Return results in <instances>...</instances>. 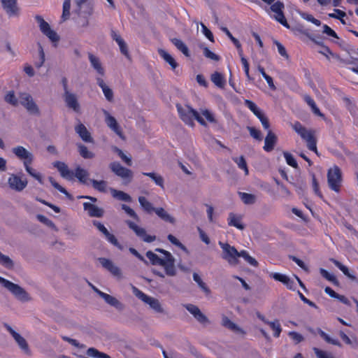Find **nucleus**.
Here are the masks:
<instances>
[{"label":"nucleus","instance_id":"1","mask_svg":"<svg viewBox=\"0 0 358 358\" xmlns=\"http://www.w3.org/2000/svg\"><path fill=\"white\" fill-rule=\"evenodd\" d=\"M162 254L161 257H159L152 251H148L146 252V257L150 261L153 265H160L165 271V273L169 276H175L176 275V268L175 266V258L171 252L161 248H157L155 250Z\"/></svg>","mask_w":358,"mask_h":358},{"label":"nucleus","instance_id":"2","mask_svg":"<svg viewBox=\"0 0 358 358\" xmlns=\"http://www.w3.org/2000/svg\"><path fill=\"white\" fill-rule=\"evenodd\" d=\"M11 151L16 158L22 162L25 171L43 185L44 182L42 175L31 166L34 159L33 153L22 145L13 147Z\"/></svg>","mask_w":358,"mask_h":358},{"label":"nucleus","instance_id":"3","mask_svg":"<svg viewBox=\"0 0 358 358\" xmlns=\"http://www.w3.org/2000/svg\"><path fill=\"white\" fill-rule=\"evenodd\" d=\"M176 108L180 118L182 122L188 126L194 127V119L196 120L198 122L203 125L206 126L205 120L199 115V113L193 109L189 105L176 104Z\"/></svg>","mask_w":358,"mask_h":358},{"label":"nucleus","instance_id":"4","mask_svg":"<svg viewBox=\"0 0 358 358\" xmlns=\"http://www.w3.org/2000/svg\"><path fill=\"white\" fill-rule=\"evenodd\" d=\"M0 284L8 289L18 301L28 302L31 300L29 294L17 284H15L1 276Z\"/></svg>","mask_w":358,"mask_h":358},{"label":"nucleus","instance_id":"5","mask_svg":"<svg viewBox=\"0 0 358 358\" xmlns=\"http://www.w3.org/2000/svg\"><path fill=\"white\" fill-rule=\"evenodd\" d=\"M292 129L306 141L308 148L317 153L316 140L312 131L307 130L300 122H295L292 125Z\"/></svg>","mask_w":358,"mask_h":358},{"label":"nucleus","instance_id":"6","mask_svg":"<svg viewBox=\"0 0 358 358\" xmlns=\"http://www.w3.org/2000/svg\"><path fill=\"white\" fill-rule=\"evenodd\" d=\"M131 289H132L133 294L138 299H140L145 303L149 305L150 308H152L156 313H164V309H163L159 301L157 299L145 294L141 290H140L139 289H138L136 287H135L134 285H131Z\"/></svg>","mask_w":358,"mask_h":358},{"label":"nucleus","instance_id":"7","mask_svg":"<svg viewBox=\"0 0 358 358\" xmlns=\"http://www.w3.org/2000/svg\"><path fill=\"white\" fill-rule=\"evenodd\" d=\"M327 181L329 187L338 192L342 182L341 171L337 166H334L328 170Z\"/></svg>","mask_w":358,"mask_h":358},{"label":"nucleus","instance_id":"8","mask_svg":"<svg viewBox=\"0 0 358 358\" xmlns=\"http://www.w3.org/2000/svg\"><path fill=\"white\" fill-rule=\"evenodd\" d=\"M79 199H87L92 202H85L83 203V208L87 212V214L91 217H102L104 214L103 208L98 207L94 203L97 201V199L90 196H80Z\"/></svg>","mask_w":358,"mask_h":358},{"label":"nucleus","instance_id":"9","mask_svg":"<svg viewBox=\"0 0 358 358\" xmlns=\"http://www.w3.org/2000/svg\"><path fill=\"white\" fill-rule=\"evenodd\" d=\"M219 245L222 249V258L231 265L238 264V250L228 243L219 242Z\"/></svg>","mask_w":358,"mask_h":358},{"label":"nucleus","instance_id":"10","mask_svg":"<svg viewBox=\"0 0 358 358\" xmlns=\"http://www.w3.org/2000/svg\"><path fill=\"white\" fill-rule=\"evenodd\" d=\"M19 102L30 114L36 115H38L40 114L38 106L29 94L26 92L20 93L19 94Z\"/></svg>","mask_w":358,"mask_h":358},{"label":"nucleus","instance_id":"11","mask_svg":"<svg viewBox=\"0 0 358 358\" xmlns=\"http://www.w3.org/2000/svg\"><path fill=\"white\" fill-rule=\"evenodd\" d=\"M35 19L38 23L41 32L45 35L51 42L57 43L59 41V36L51 29L50 24L40 15H36Z\"/></svg>","mask_w":358,"mask_h":358},{"label":"nucleus","instance_id":"12","mask_svg":"<svg viewBox=\"0 0 358 358\" xmlns=\"http://www.w3.org/2000/svg\"><path fill=\"white\" fill-rule=\"evenodd\" d=\"M64 100L66 106L76 113H80V106L77 95L68 90L66 83L64 85Z\"/></svg>","mask_w":358,"mask_h":358},{"label":"nucleus","instance_id":"13","mask_svg":"<svg viewBox=\"0 0 358 358\" xmlns=\"http://www.w3.org/2000/svg\"><path fill=\"white\" fill-rule=\"evenodd\" d=\"M8 184L12 190L20 192L27 186L28 181L20 174L11 173L8 178Z\"/></svg>","mask_w":358,"mask_h":358},{"label":"nucleus","instance_id":"14","mask_svg":"<svg viewBox=\"0 0 358 358\" xmlns=\"http://www.w3.org/2000/svg\"><path fill=\"white\" fill-rule=\"evenodd\" d=\"M126 223L128 227L136 234V235L142 239L144 242L152 243L156 240L155 236L148 235L144 228L141 227L134 222L130 220H127Z\"/></svg>","mask_w":358,"mask_h":358},{"label":"nucleus","instance_id":"15","mask_svg":"<svg viewBox=\"0 0 358 358\" xmlns=\"http://www.w3.org/2000/svg\"><path fill=\"white\" fill-rule=\"evenodd\" d=\"M98 260L101 265L105 269L109 271L115 278H117L118 280H120L123 278L121 269L110 259L104 257H100Z\"/></svg>","mask_w":358,"mask_h":358},{"label":"nucleus","instance_id":"16","mask_svg":"<svg viewBox=\"0 0 358 358\" xmlns=\"http://www.w3.org/2000/svg\"><path fill=\"white\" fill-rule=\"evenodd\" d=\"M183 306L199 323L202 324L209 323L208 317L201 311L198 306L192 303L184 304Z\"/></svg>","mask_w":358,"mask_h":358},{"label":"nucleus","instance_id":"17","mask_svg":"<svg viewBox=\"0 0 358 358\" xmlns=\"http://www.w3.org/2000/svg\"><path fill=\"white\" fill-rule=\"evenodd\" d=\"M111 171L117 176L122 178V179H129L131 180L133 173L130 169H128L124 166H122L119 162H112L109 165Z\"/></svg>","mask_w":358,"mask_h":358},{"label":"nucleus","instance_id":"18","mask_svg":"<svg viewBox=\"0 0 358 358\" xmlns=\"http://www.w3.org/2000/svg\"><path fill=\"white\" fill-rule=\"evenodd\" d=\"M92 224L105 236L106 239L109 243L117 247L118 248L122 249V246L118 243L115 236L110 234L102 223L97 220H93Z\"/></svg>","mask_w":358,"mask_h":358},{"label":"nucleus","instance_id":"19","mask_svg":"<svg viewBox=\"0 0 358 358\" xmlns=\"http://www.w3.org/2000/svg\"><path fill=\"white\" fill-rule=\"evenodd\" d=\"M103 113L105 115V121L107 126L112 129L117 135H118L120 138H123L122 132L114 117L110 115V113L103 110Z\"/></svg>","mask_w":358,"mask_h":358},{"label":"nucleus","instance_id":"20","mask_svg":"<svg viewBox=\"0 0 358 358\" xmlns=\"http://www.w3.org/2000/svg\"><path fill=\"white\" fill-rule=\"evenodd\" d=\"M100 296L106 303L114 307L118 311H122L124 310L125 305L115 297L106 293H101Z\"/></svg>","mask_w":358,"mask_h":358},{"label":"nucleus","instance_id":"21","mask_svg":"<svg viewBox=\"0 0 358 358\" xmlns=\"http://www.w3.org/2000/svg\"><path fill=\"white\" fill-rule=\"evenodd\" d=\"M54 166L57 169L58 171L62 178L72 180L74 178V173L70 170L68 166L62 162H55L53 164Z\"/></svg>","mask_w":358,"mask_h":358},{"label":"nucleus","instance_id":"22","mask_svg":"<svg viewBox=\"0 0 358 358\" xmlns=\"http://www.w3.org/2000/svg\"><path fill=\"white\" fill-rule=\"evenodd\" d=\"M2 6L9 16H15L18 14L17 0H1Z\"/></svg>","mask_w":358,"mask_h":358},{"label":"nucleus","instance_id":"23","mask_svg":"<svg viewBox=\"0 0 358 358\" xmlns=\"http://www.w3.org/2000/svg\"><path fill=\"white\" fill-rule=\"evenodd\" d=\"M88 59L91 66L96 71L98 75H99L100 76H103L105 71L103 67L102 66L99 58L93 55L92 53H88Z\"/></svg>","mask_w":358,"mask_h":358},{"label":"nucleus","instance_id":"24","mask_svg":"<svg viewBox=\"0 0 358 358\" xmlns=\"http://www.w3.org/2000/svg\"><path fill=\"white\" fill-rule=\"evenodd\" d=\"M75 131L83 141L87 143L93 142V138L90 133L88 131L86 127L83 124L79 123L78 125H76L75 127Z\"/></svg>","mask_w":358,"mask_h":358},{"label":"nucleus","instance_id":"25","mask_svg":"<svg viewBox=\"0 0 358 358\" xmlns=\"http://www.w3.org/2000/svg\"><path fill=\"white\" fill-rule=\"evenodd\" d=\"M6 327L8 331L10 333V334L13 336L15 341L21 348V349H22L25 352H28L29 348L25 339L22 336H21L18 333L15 332L10 326L6 325Z\"/></svg>","mask_w":358,"mask_h":358},{"label":"nucleus","instance_id":"26","mask_svg":"<svg viewBox=\"0 0 358 358\" xmlns=\"http://www.w3.org/2000/svg\"><path fill=\"white\" fill-rule=\"evenodd\" d=\"M96 83L101 88L106 99L108 101H112L113 100V90L108 85H106L101 77L96 78Z\"/></svg>","mask_w":358,"mask_h":358},{"label":"nucleus","instance_id":"27","mask_svg":"<svg viewBox=\"0 0 358 358\" xmlns=\"http://www.w3.org/2000/svg\"><path fill=\"white\" fill-rule=\"evenodd\" d=\"M271 276L274 280L285 285L289 289H294V282L287 275L279 273H273L271 274Z\"/></svg>","mask_w":358,"mask_h":358},{"label":"nucleus","instance_id":"28","mask_svg":"<svg viewBox=\"0 0 358 358\" xmlns=\"http://www.w3.org/2000/svg\"><path fill=\"white\" fill-rule=\"evenodd\" d=\"M276 141V136L271 130H268L264 141V150L266 152L271 151L274 148Z\"/></svg>","mask_w":358,"mask_h":358},{"label":"nucleus","instance_id":"29","mask_svg":"<svg viewBox=\"0 0 358 358\" xmlns=\"http://www.w3.org/2000/svg\"><path fill=\"white\" fill-rule=\"evenodd\" d=\"M158 53L160 57L171 66L173 70H175L178 67V63L168 52L163 49H159Z\"/></svg>","mask_w":358,"mask_h":358},{"label":"nucleus","instance_id":"30","mask_svg":"<svg viewBox=\"0 0 358 358\" xmlns=\"http://www.w3.org/2000/svg\"><path fill=\"white\" fill-rule=\"evenodd\" d=\"M222 324L224 327L228 328L229 329L238 334H245V331L239 327L238 325H236L235 323H234L232 321H231L227 317L224 316L222 320Z\"/></svg>","mask_w":358,"mask_h":358},{"label":"nucleus","instance_id":"31","mask_svg":"<svg viewBox=\"0 0 358 358\" xmlns=\"http://www.w3.org/2000/svg\"><path fill=\"white\" fill-rule=\"evenodd\" d=\"M156 215L160 217L162 220L169 222L171 224L175 223V218L171 216L166 210H165L163 208H156L154 211Z\"/></svg>","mask_w":358,"mask_h":358},{"label":"nucleus","instance_id":"32","mask_svg":"<svg viewBox=\"0 0 358 358\" xmlns=\"http://www.w3.org/2000/svg\"><path fill=\"white\" fill-rule=\"evenodd\" d=\"M110 193H111L113 197L117 200L127 201V202L131 201V197L128 194H127L122 191L117 190L113 188H110Z\"/></svg>","mask_w":358,"mask_h":358},{"label":"nucleus","instance_id":"33","mask_svg":"<svg viewBox=\"0 0 358 358\" xmlns=\"http://www.w3.org/2000/svg\"><path fill=\"white\" fill-rule=\"evenodd\" d=\"M88 176L89 173L86 170L79 166L76 168L74 173V177H76L80 182L87 184V182L90 180V179L88 178Z\"/></svg>","mask_w":358,"mask_h":358},{"label":"nucleus","instance_id":"34","mask_svg":"<svg viewBox=\"0 0 358 358\" xmlns=\"http://www.w3.org/2000/svg\"><path fill=\"white\" fill-rule=\"evenodd\" d=\"M228 224L229 225L235 227L241 230H243L245 228V226L241 222V217L237 216L234 213L229 214Z\"/></svg>","mask_w":358,"mask_h":358},{"label":"nucleus","instance_id":"35","mask_svg":"<svg viewBox=\"0 0 358 358\" xmlns=\"http://www.w3.org/2000/svg\"><path fill=\"white\" fill-rule=\"evenodd\" d=\"M303 99L307 104L310 107L314 114L320 117H324V115L320 112L314 100L309 95H305Z\"/></svg>","mask_w":358,"mask_h":358},{"label":"nucleus","instance_id":"36","mask_svg":"<svg viewBox=\"0 0 358 358\" xmlns=\"http://www.w3.org/2000/svg\"><path fill=\"white\" fill-rule=\"evenodd\" d=\"M193 280L197 283L198 286L200 289L206 294L208 295L210 294V289L206 285V283L202 280L201 278L196 273H194L192 275Z\"/></svg>","mask_w":358,"mask_h":358},{"label":"nucleus","instance_id":"37","mask_svg":"<svg viewBox=\"0 0 358 358\" xmlns=\"http://www.w3.org/2000/svg\"><path fill=\"white\" fill-rule=\"evenodd\" d=\"M138 202L141 208L148 213L155 211V209H156V208H154L152 204L144 196H139Z\"/></svg>","mask_w":358,"mask_h":358},{"label":"nucleus","instance_id":"38","mask_svg":"<svg viewBox=\"0 0 358 358\" xmlns=\"http://www.w3.org/2000/svg\"><path fill=\"white\" fill-rule=\"evenodd\" d=\"M211 81L220 88H223L225 85L223 76L218 72H215L211 75Z\"/></svg>","mask_w":358,"mask_h":358},{"label":"nucleus","instance_id":"39","mask_svg":"<svg viewBox=\"0 0 358 358\" xmlns=\"http://www.w3.org/2000/svg\"><path fill=\"white\" fill-rule=\"evenodd\" d=\"M339 336L347 345L355 349L358 348V341L356 338H350L343 331H340Z\"/></svg>","mask_w":358,"mask_h":358},{"label":"nucleus","instance_id":"40","mask_svg":"<svg viewBox=\"0 0 358 358\" xmlns=\"http://www.w3.org/2000/svg\"><path fill=\"white\" fill-rule=\"evenodd\" d=\"M238 195L245 204L250 205L256 201V196L254 194L239 192Z\"/></svg>","mask_w":358,"mask_h":358},{"label":"nucleus","instance_id":"41","mask_svg":"<svg viewBox=\"0 0 358 358\" xmlns=\"http://www.w3.org/2000/svg\"><path fill=\"white\" fill-rule=\"evenodd\" d=\"M317 333L320 335V336L328 343L341 347V343L335 338H331L327 334H326L324 331H323L320 329H317Z\"/></svg>","mask_w":358,"mask_h":358},{"label":"nucleus","instance_id":"42","mask_svg":"<svg viewBox=\"0 0 358 358\" xmlns=\"http://www.w3.org/2000/svg\"><path fill=\"white\" fill-rule=\"evenodd\" d=\"M172 43L185 56L189 57V54L188 48L181 40L178 39V38H173V39H172Z\"/></svg>","mask_w":358,"mask_h":358},{"label":"nucleus","instance_id":"43","mask_svg":"<svg viewBox=\"0 0 358 358\" xmlns=\"http://www.w3.org/2000/svg\"><path fill=\"white\" fill-rule=\"evenodd\" d=\"M331 261L336 266H337L343 273L345 275L348 276L349 278L352 280L355 279V277L350 273L348 268L342 264L340 262L334 259H331Z\"/></svg>","mask_w":358,"mask_h":358},{"label":"nucleus","instance_id":"44","mask_svg":"<svg viewBox=\"0 0 358 358\" xmlns=\"http://www.w3.org/2000/svg\"><path fill=\"white\" fill-rule=\"evenodd\" d=\"M271 329L273 331V336L276 338L279 337L282 331L281 325L278 320L269 322L268 324Z\"/></svg>","mask_w":358,"mask_h":358},{"label":"nucleus","instance_id":"45","mask_svg":"<svg viewBox=\"0 0 358 358\" xmlns=\"http://www.w3.org/2000/svg\"><path fill=\"white\" fill-rule=\"evenodd\" d=\"M0 264L7 268H13L14 263L13 260L7 255L0 252Z\"/></svg>","mask_w":358,"mask_h":358},{"label":"nucleus","instance_id":"46","mask_svg":"<svg viewBox=\"0 0 358 358\" xmlns=\"http://www.w3.org/2000/svg\"><path fill=\"white\" fill-rule=\"evenodd\" d=\"M90 182L92 184L93 187L99 191L104 192L106 189L107 183L104 180H90Z\"/></svg>","mask_w":358,"mask_h":358},{"label":"nucleus","instance_id":"47","mask_svg":"<svg viewBox=\"0 0 358 358\" xmlns=\"http://www.w3.org/2000/svg\"><path fill=\"white\" fill-rule=\"evenodd\" d=\"M87 355L94 358H110L108 355L101 352L94 348H89L87 351Z\"/></svg>","mask_w":358,"mask_h":358},{"label":"nucleus","instance_id":"48","mask_svg":"<svg viewBox=\"0 0 358 358\" xmlns=\"http://www.w3.org/2000/svg\"><path fill=\"white\" fill-rule=\"evenodd\" d=\"M238 257H243L249 264L253 266H257L258 264L256 259L250 256L249 254L245 250H242L238 252Z\"/></svg>","mask_w":358,"mask_h":358},{"label":"nucleus","instance_id":"49","mask_svg":"<svg viewBox=\"0 0 358 358\" xmlns=\"http://www.w3.org/2000/svg\"><path fill=\"white\" fill-rule=\"evenodd\" d=\"M143 175L150 177L157 185L162 188L164 187V179L161 176L155 173H143Z\"/></svg>","mask_w":358,"mask_h":358},{"label":"nucleus","instance_id":"50","mask_svg":"<svg viewBox=\"0 0 358 358\" xmlns=\"http://www.w3.org/2000/svg\"><path fill=\"white\" fill-rule=\"evenodd\" d=\"M233 160L236 163L239 169L244 171L245 175L248 174L246 161L243 156H241L240 157H234Z\"/></svg>","mask_w":358,"mask_h":358},{"label":"nucleus","instance_id":"51","mask_svg":"<svg viewBox=\"0 0 358 358\" xmlns=\"http://www.w3.org/2000/svg\"><path fill=\"white\" fill-rule=\"evenodd\" d=\"M320 273L322 275V277H324L327 280L331 282L333 284L336 285H338V281L334 274L329 273L327 270L324 268H320Z\"/></svg>","mask_w":358,"mask_h":358},{"label":"nucleus","instance_id":"52","mask_svg":"<svg viewBox=\"0 0 358 358\" xmlns=\"http://www.w3.org/2000/svg\"><path fill=\"white\" fill-rule=\"evenodd\" d=\"M80 155L85 159H92L94 155L88 150L87 148L82 144L78 145Z\"/></svg>","mask_w":358,"mask_h":358},{"label":"nucleus","instance_id":"53","mask_svg":"<svg viewBox=\"0 0 358 358\" xmlns=\"http://www.w3.org/2000/svg\"><path fill=\"white\" fill-rule=\"evenodd\" d=\"M313 351L317 358H335L331 352L313 348Z\"/></svg>","mask_w":358,"mask_h":358},{"label":"nucleus","instance_id":"54","mask_svg":"<svg viewBox=\"0 0 358 358\" xmlns=\"http://www.w3.org/2000/svg\"><path fill=\"white\" fill-rule=\"evenodd\" d=\"M299 15L300 16L308 21V22H312L313 24H315L316 26H320L321 25V22L317 20V19H315L312 15L310 14H308V13H303V12H301L299 13Z\"/></svg>","mask_w":358,"mask_h":358},{"label":"nucleus","instance_id":"55","mask_svg":"<svg viewBox=\"0 0 358 358\" xmlns=\"http://www.w3.org/2000/svg\"><path fill=\"white\" fill-rule=\"evenodd\" d=\"M245 105L257 116L262 111L257 106L250 100H245Z\"/></svg>","mask_w":358,"mask_h":358},{"label":"nucleus","instance_id":"56","mask_svg":"<svg viewBox=\"0 0 358 358\" xmlns=\"http://www.w3.org/2000/svg\"><path fill=\"white\" fill-rule=\"evenodd\" d=\"M283 155H284V157H285L286 162L288 165H289L294 168H297V166H298L297 162L295 160V159L292 155H291L289 152H285L283 153Z\"/></svg>","mask_w":358,"mask_h":358},{"label":"nucleus","instance_id":"57","mask_svg":"<svg viewBox=\"0 0 358 358\" xmlns=\"http://www.w3.org/2000/svg\"><path fill=\"white\" fill-rule=\"evenodd\" d=\"M5 100L6 102L10 103L13 106H17L18 103V99L16 98L13 92L10 91L7 93L5 96Z\"/></svg>","mask_w":358,"mask_h":358},{"label":"nucleus","instance_id":"58","mask_svg":"<svg viewBox=\"0 0 358 358\" xmlns=\"http://www.w3.org/2000/svg\"><path fill=\"white\" fill-rule=\"evenodd\" d=\"M161 348L164 358H181L180 355L176 350H171L169 352H166L162 347Z\"/></svg>","mask_w":358,"mask_h":358},{"label":"nucleus","instance_id":"59","mask_svg":"<svg viewBox=\"0 0 358 358\" xmlns=\"http://www.w3.org/2000/svg\"><path fill=\"white\" fill-rule=\"evenodd\" d=\"M201 113L202 114L203 116H204L206 117V119L210 123H215L216 122V120L214 117V115L213 113L210 111L208 109H202L201 110Z\"/></svg>","mask_w":358,"mask_h":358},{"label":"nucleus","instance_id":"60","mask_svg":"<svg viewBox=\"0 0 358 358\" xmlns=\"http://www.w3.org/2000/svg\"><path fill=\"white\" fill-rule=\"evenodd\" d=\"M38 53H39V57H40L39 61H38L35 63V66L37 69L41 68L45 62V53H44L43 49L41 45H39Z\"/></svg>","mask_w":358,"mask_h":358},{"label":"nucleus","instance_id":"61","mask_svg":"<svg viewBox=\"0 0 358 358\" xmlns=\"http://www.w3.org/2000/svg\"><path fill=\"white\" fill-rule=\"evenodd\" d=\"M122 208L125 211V213L128 215H129L130 217H133L134 219H135L137 221L139 220V217H138V215L129 206H127L125 204H122Z\"/></svg>","mask_w":358,"mask_h":358},{"label":"nucleus","instance_id":"62","mask_svg":"<svg viewBox=\"0 0 358 358\" xmlns=\"http://www.w3.org/2000/svg\"><path fill=\"white\" fill-rule=\"evenodd\" d=\"M49 180L50 182V183L52 184V185L55 188L57 189L58 191H59L60 192L64 194L65 195H66L67 196H69V194L67 192V191L64 188L62 187L59 183H57L54 179L52 177H49Z\"/></svg>","mask_w":358,"mask_h":358},{"label":"nucleus","instance_id":"63","mask_svg":"<svg viewBox=\"0 0 358 358\" xmlns=\"http://www.w3.org/2000/svg\"><path fill=\"white\" fill-rule=\"evenodd\" d=\"M288 335L295 343H299L304 340L303 336L296 331H289Z\"/></svg>","mask_w":358,"mask_h":358},{"label":"nucleus","instance_id":"64","mask_svg":"<svg viewBox=\"0 0 358 358\" xmlns=\"http://www.w3.org/2000/svg\"><path fill=\"white\" fill-rule=\"evenodd\" d=\"M203 55L206 57L209 58L214 61H218L220 57L218 55L210 51L208 48H203Z\"/></svg>","mask_w":358,"mask_h":358}]
</instances>
